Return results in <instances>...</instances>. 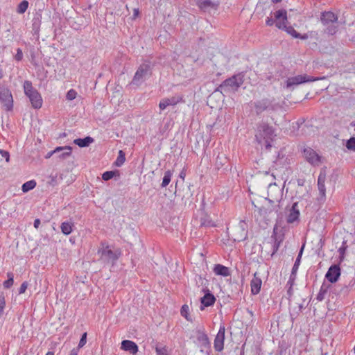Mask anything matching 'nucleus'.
I'll return each mask as SVG.
<instances>
[{"label": "nucleus", "instance_id": "obj_1", "mask_svg": "<svg viewBox=\"0 0 355 355\" xmlns=\"http://www.w3.org/2000/svg\"><path fill=\"white\" fill-rule=\"evenodd\" d=\"M275 136L274 128L268 123L261 121L257 124L255 139L259 144L265 145L266 149L271 148V142Z\"/></svg>", "mask_w": 355, "mask_h": 355}, {"label": "nucleus", "instance_id": "obj_2", "mask_svg": "<svg viewBox=\"0 0 355 355\" xmlns=\"http://www.w3.org/2000/svg\"><path fill=\"white\" fill-rule=\"evenodd\" d=\"M244 73L241 72L227 78L217 87L216 92L223 94L236 92L244 82Z\"/></svg>", "mask_w": 355, "mask_h": 355}, {"label": "nucleus", "instance_id": "obj_3", "mask_svg": "<svg viewBox=\"0 0 355 355\" xmlns=\"http://www.w3.org/2000/svg\"><path fill=\"white\" fill-rule=\"evenodd\" d=\"M338 16L331 11H324L321 13L320 21L326 27L324 33L329 35H335L338 30Z\"/></svg>", "mask_w": 355, "mask_h": 355}, {"label": "nucleus", "instance_id": "obj_4", "mask_svg": "<svg viewBox=\"0 0 355 355\" xmlns=\"http://www.w3.org/2000/svg\"><path fill=\"white\" fill-rule=\"evenodd\" d=\"M154 64L149 60H145L137 69L132 80V85L139 86L152 74Z\"/></svg>", "mask_w": 355, "mask_h": 355}, {"label": "nucleus", "instance_id": "obj_5", "mask_svg": "<svg viewBox=\"0 0 355 355\" xmlns=\"http://www.w3.org/2000/svg\"><path fill=\"white\" fill-rule=\"evenodd\" d=\"M275 18L276 19V26L279 29L285 30L288 34L291 35L295 38H303L301 35L297 33L292 26H287V12L286 10H278L275 12Z\"/></svg>", "mask_w": 355, "mask_h": 355}, {"label": "nucleus", "instance_id": "obj_6", "mask_svg": "<svg viewBox=\"0 0 355 355\" xmlns=\"http://www.w3.org/2000/svg\"><path fill=\"white\" fill-rule=\"evenodd\" d=\"M24 90L29 98L32 107L35 109H40L42 105V98L38 91L33 87L31 81L26 80L24 83Z\"/></svg>", "mask_w": 355, "mask_h": 355}, {"label": "nucleus", "instance_id": "obj_7", "mask_svg": "<svg viewBox=\"0 0 355 355\" xmlns=\"http://www.w3.org/2000/svg\"><path fill=\"white\" fill-rule=\"evenodd\" d=\"M193 222L196 223L197 225H199V226L201 227H209L216 226L215 223L211 218L210 216L205 212L204 209H200L197 211Z\"/></svg>", "mask_w": 355, "mask_h": 355}, {"label": "nucleus", "instance_id": "obj_8", "mask_svg": "<svg viewBox=\"0 0 355 355\" xmlns=\"http://www.w3.org/2000/svg\"><path fill=\"white\" fill-rule=\"evenodd\" d=\"M253 107L257 115H259L265 111L275 110V105L273 104V101L268 98L254 101L253 103Z\"/></svg>", "mask_w": 355, "mask_h": 355}, {"label": "nucleus", "instance_id": "obj_9", "mask_svg": "<svg viewBox=\"0 0 355 355\" xmlns=\"http://www.w3.org/2000/svg\"><path fill=\"white\" fill-rule=\"evenodd\" d=\"M0 101L6 111L12 110V96L10 89L5 86H0Z\"/></svg>", "mask_w": 355, "mask_h": 355}, {"label": "nucleus", "instance_id": "obj_10", "mask_svg": "<svg viewBox=\"0 0 355 355\" xmlns=\"http://www.w3.org/2000/svg\"><path fill=\"white\" fill-rule=\"evenodd\" d=\"M324 78H314L304 75H297L293 77L288 78L286 80V87L291 88L295 85H298L302 83L313 82L318 80H322Z\"/></svg>", "mask_w": 355, "mask_h": 355}, {"label": "nucleus", "instance_id": "obj_11", "mask_svg": "<svg viewBox=\"0 0 355 355\" xmlns=\"http://www.w3.org/2000/svg\"><path fill=\"white\" fill-rule=\"evenodd\" d=\"M303 155L306 160L312 166H318L322 163V157L310 147L304 149Z\"/></svg>", "mask_w": 355, "mask_h": 355}, {"label": "nucleus", "instance_id": "obj_12", "mask_svg": "<svg viewBox=\"0 0 355 355\" xmlns=\"http://www.w3.org/2000/svg\"><path fill=\"white\" fill-rule=\"evenodd\" d=\"M98 254H100V260L106 263L110 262L114 263L119 259V255L109 249L108 246H106L103 249L98 250Z\"/></svg>", "mask_w": 355, "mask_h": 355}, {"label": "nucleus", "instance_id": "obj_13", "mask_svg": "<svg viewBox=\"0 0 355 355\" xmlns=\"http://www.w3.org/2000/svg\"><path fill=\"white\" fill-rule=\"evenodd\" d=\"M340 276V268L338 265H336V264H334V265H331L326 275H325V278L331 283L334 284V283H336L339 277Z\"/></svg>", "mask_w": 355, "mask_h": 355}, {"label": "nucleus", "instance_id": "obj_14", "mask_svg": "<svg viewBox=\"0 0 355 355\" xmlns=\"http://www.w3.org/2000/svg\"><path fill=\"white\" fill-rule=\"evenodd\" d=\"M225 333V327L223 324H221L214 339V345L216 352H221L224 348Z\"/></svg>", "mask_w": 355, "mask_h": 355}, {"label": "nucleus", "instance_id": "obj_15", "mask_svg": "<svg viewBox=\"0 0 355 355\" xmlns=\"http://www.w3.org/2000/svg\"><path fill=\"white\" fill-rule=\"evenodd\" d=\"M326 180V174L324 172L321 171L318 178V189L319 191L320 196L318 198L319 201H324L326 198V188L324 182Z\"/></svg>", "mask_w": 355, "mask_h": 355}, {"label": "nucleus", "instance_id": "obj_16", "mask_svg": "<svg viewBox=\"0 0 355 355\" xmlns=\"http://www.w3.org/2000/svg\"><path fill=\"white\" fill-rule=\"evenodd\" d=\"M277 228L275 227L273 230V234L271 236V248H272V252L270 256L273 257L274 254L277 252L279 250V248L282 243V242L284 240V234H277Z\"/></svg>", "mask_w": 355, "mask_h": 355}, {"label": "nucleus", "instance_id": "obj_17", "mask_svg": "<svg viewBox=\"0 0 355 355\" xmlns=\"http://www.w3.org/2000/svg\"><path fill=\"white\" fill-rule=\"evenodd\" d=\"M196 5L200 10L205 12L211 9L217 10L219 6V1L212 0H198Z\"/></svg>", "mask_w": 355, "mask_h": 355}, {"label": "nucleus", "instance_id": "obj_18", "mask_svg": "<svg viewBox=\"0 0 355 355\" xmlns=\"http://www.w3.org/2000/svg\"><path fill=\"white\" fill-rule=\"evenodd\" d=\"M300 213L298 207V202H295L293 204L291 208L289 210V214L287 216V223H293L295 221H297L299 220Z\"/></svg>", "mask_w": 355, "mask_h": 355}, {"label": "nucleus", "instance_id": "obj_19", "mask_svg": "<svg viewBox=\"0 0 355 355\" xmlns=\"http://www.w3.org/2000/svg\"><path fill=\"white\" fill-rule=\"evenodd\" d=\"M205 295L202 297L200 299L201 302V306L200 309L203 310L204 307H208L210 306L214 305V304L216 302V297L214 295L210 293L209 290L208 289V291H206L204 293Z\"/></svg>", "mask_w": 355, "mask_h": 355}, {"label": "nucleus", "instance_id": "obj_20", "mask_svg": "<svg viewBox=\"0 0 355 355\" xmlns=\"http://www.w3.org/2000/svg\"><path fill=\"white\" fill-rule=\"evenodd\" d=\"M121 348L124 351L129 352L133 355L136 354L139 350L137 345L135 342L129 340H123L121 342Z\"/></svg>", "mask_w": 355, "mask_h": 355}, {"label": "nucleus", "instance_id": "obj_21", "mask_svg": "<svg viewBox=\"0 0 355 355\" xmlns=\"http://www.w3.org/2000/svg\"><path fill=\"white\" fill-rule=\"evenodd\" d=\"M257 272L254 274V277L250 282L251 293L252 295H257L260 292L262 285L261 278L257 277Z\"/></svg>", "mask_w": 355, "mask_h": 355}, {"label": "nucleus", "instance_id": "obj_22", "mask_svg": "<svg viewBox=\"0 0 355 355\" xmlns=\"http://www.w3.org/2000/svg\"><path fill=\"white\" fill-rule=\"evenodd\" d=\"M195 282L196 285L200 288L202 287V291L203 293H205L206 291H208V280L205 279V277H202L201 275H196L195 276Z\"/></svg>", "mask_w": 355, "mask_h": 355}, {"label": "nucleus", "instance_id": "obj_23", "mask_svg": "<svg viewBox=\"0 0 355 355\" xmlns=\"http://www.w3.org/2000/svg\"><path fill=\"white\" fill-rule=\"evenodd\" d=\"M213 270L216 275L227 277L230 275L229 268L221 264H216Z\"/></svg>", "mask_w": 355, "mask_h": 355}, {"label": "nucleus", "instance_id": "obj_24", "mask_svg": "<svg viewBox=\"0 0 355 355\" xmlns=\"http://www.w3.org/2000/svg\"><path fill=\"white\" fill-rule=\"evenodd\" d=\"M41 15H37L35 16L32 19V32L33 35H39L41 26Z\"/></svg>", "mask_w": 355, "mask_h": 355}, {"label": "nucleus", "instance_id": "obj_25", "mask_svg": "<svg viewBox=\"0 0 355 355\" xmlns=\"http://www.w3.org/2000/svg\"><path fill=\"white\" fill-rule=\"evenodd\" d=\"M94 139L89 136H87L85 138H78L76 139L73 141V143L78 145L79 147L84 148L89 146L92 143L94 142Z\"/></svg>", "mask_w": 355, "mask_h": 355}, {"label": "nucleus", "instance_id": "obj_26", "mask_svg": "<svg viewBox=\"0 0 355 355\" xmlns=\"http://www.w3.org/2000/svg\"><path fill=\"white\" fill-rule=\"evenodd\" d=\"M197 340L201 345V347L208 348L210 346V342L209 338L204 332L198 331L197 334Z\"/></svg>", "mask_w": 355, "mask_h": 355}, {"label": "nucleus", "instance_id": "obj_27", "mask_svg": "<svg viewBox=\"0 0 355 355\" xmlns=\"http://www.w3.org/2000/svg\"><path fill=\"white\" fill-rule=\"evenodd\" d=\"M355 284V278L352 277V279L349 282V283L344 284L343 285H339L340 290L338 292V294H343L344 295H347L349 291H350V288H352Z\"/></svg>", "mask_w": 355, "mask_h": 355}, {"label": "nucleus", "instance_id": "obj_28", "mask_svg": "<svg viewBox=\"0 0 355 355\" xmlns=\"http://www.w3.org/2000/svg\"><path fill=\"white\" fill-rule=\"evenodd\" d=\"M304 245H303L301 247V248L300 250V252L298 253V255H297V258L295 259V263H294V265L293 266L291 272H293V275L295 274H297V270H298L299 266L300 265L301 259H302V256L303 251H304Z\"/></svg>", "mask_w": 355, "mask_h": 355}, {"label": "nucleus", "instance_id": "obj_29", "mask_svg": "<svg viewBox=\"0 0 355 355\" xmlns=\"http://www.w3.org/2000/svg\"><path fill=\"white\" fill-rule=\"evenodd\" d=\"M73 223L71 222H63L60 225L62 232L65 235H69L73 230Z\"/></svg>", "mask_w": 355, "mask_h": 355}, {"label": "nucleus", "instance_id": "obj_30", "mask_svg": "<svg viewBox=\"0 0 355 355\" xmlns=\"http://www.w3.org/2000/svg\"><path fill=\"white\" fill-rule=\"evenodd\" d=\"M329 286H330L329 284H327L324 282L322 284L320 291L316 297V299L318 301L320 302L324 299V296L327 294V293L329 288Z\"/></svg>", "mask_w": 355, "mask_h": 355}, {"label": "nucleus", "instance_id": "obj_31", "mask_svg": "<svg viewBox=\"0 0 355 355\" xmlns=\"http://www.w3.org/2000/svg\"><path fill=\"white\" fill-rule=\"evenodd\" d=\"M166 99V102H167L168 105H175L180 102H183V97L180 95H177L172 96L171 98H164Z\"/></svg>", "mask_w": 355, "mask_h": 355}, {"label": "nucleus", "instance_id": "obj_32", "mask_svg": "<svg viewBox=\"0 0 355 355\" xmlns=\"http://www.w3.org/2000/svg\"><path fill=\"white\" fill-rule=\"evenodd\" d=\"M62 148V151L64 150L62 153H60L58 157L61 159H65L71 155L72 148L69 146H60Z\"/></svg>", "mask_w": 355, "mask_h": 355}, {"label": "nucleus", "instance_id": "obj_33", "mask_svg": "<svg viewBox=\"0 0 355 355\" xmlns=\"http://www.w3.org/2000/svg\"><path fill=\"white\" fill-rule=\"evenodd\" d=\"M120 173L119 171H105L102 175V179L105 181H108L113 178L114 177L118 176L119 177Z\"/></svg>", "mask_w": 355, "mask_h": 355}, {"label": "nucleus", "instance_id": "obj_34", "mask_svg": "<svg viewBox=\"0 0 355 355\" xmlns=\"http://www.w3.org/2000/svg\"><path fill=\"white\" fill-rule=\"evenodd\" d=\"M227 162V158L225 155H218L216 159V167L218 170L221 168Z\"/></svg>", "mask_w": 355, "mask_h": 355}, {"label": "nucleus", "instance_id": "obj_35", "mask_svg": "<svg viewBox=\"0 0 355 355\" xmlns=\"http://www.w3.org/2000/svg\"><path fill=\"white\" fill-rule=\"evenodd\" d=\"M36 187V182L33 180H29L23 184L21 187V190L24 193H26L32 189H33Z\"/></svg>", "mask_w": 355, "mask_h": 355}, {"label": "nucleus", "instance_id": "obj_36", "mask_svg": "<svg viewBox=\"0 0 355 355\" xmlns=\"http://www.w3.org/2000/svg\"><path fill=\"white\" fill-rule=\"evenodd\" d=\"M172 175H173V171H171L170 170H168V171H166L164 173V178H163V180H162V182L161 184V187L162 188H164V187H166V186L168 185V184L171 182Z\"/></svg>", "mask_w": 355, "mask_h": 355}, {"label": "nucleus", "instance_id": "obj_37", "mask_svg": "<svg viewBox=\"0 0 355 355\" xmlns=\"http://www.w3.org/2000/svg\"><path fill=\"white\" fill-rule=\"evenodd\" d=\"M303 309L304 304L302 303L297 304V309H293V312L290 313L292 322H293L298 317Z\"/></svg>", "mask_w": 355, "mask_h": 355}, {"label": "nucleus", "instance_id": "obj_38", "mask_svg": "<svg viewBox=\"0 0 355 355\" xmlns=\"http://www.w3.org/2000/svg\"><path fill=\"white\" fill-rule=\"evenodd\" d=\"M125 161V154L123 150H120L119 151V155L116 158V160L114 162V164L116 166L119 167L123 164Z\"/></svg>", "mask_w": 355, "mask_h": 355}, {"label": "nucleus", "instance_id": "obj_39", "mask_svg": "<svg viewBox=\"0 0 355 355\" xmlns=\"http://www.w3.org/2000/svg\"><path fill=\"white\" fill-rule=\"evenodd\" d=\"M8 279L3 283V286L5 288H10L14 283V275L13 273L9 272L7 273Z\"/></svg>", "mask_w": 355, "mask_h": 355}, {"label": "nucleus", "instance_id": "obj_40", "mask_svg": "<svg viewBox=\"0 0 355 355\" xmlns=\"http://www.w3.org/2000/svg\"><path fill=\"white\" fill-rule=\"evenodd\" d=\"M28 1L26 0H24L22 1L21 3H19V4L17 6V12L19 13V14H24L26 10L28 9Z\"/></svg>", "mask_w": 355, "mask_h": 355}, {"label": "nucleus", "instance_id": "obj_41", "mask_svg": "<svg viewBox=\"0 0 355 355\" xmlns=\"http://www.w3.org/2000/svg\"><path fill=\"white\" fill-rule=\"evenodd\" d=\"M346 148L352 151H355V137H352L346 142Z\"/></svg>", "mask_w": 355, "mask_h": 355}, {"label": "nucleus", "instance_id": "obj_42", "mask_svg": "<svg viewBox=\"0 0 355 355\" xmlns=\"http://www.w3.org/2000/svg\"><path fill=\"white\" fill-rule=\"evenodd\" d=\"M253 205L255 207V209H254V211H258V213L260 214V215H263V214H267V211L268 209H265V208H260V207H257L254 203H252ZM272 211H275L276 212L278 211V209H275L274 208L273 209H268V211L269 212H271Z\"/></svg>", "mask_w": 355, "mask_h": 355}, {"label": "nucleus", "instance_id": "obj_43", "mask_svg": "<svg viewBox=\"0 0 355 355\" xmlns=\"http://www.w3.org/2000/svg\"><path fill=\"white\" fill-rule=\"evenodd\" d=\"M347 245H346V241H343L342 246L338 250V252L340 253V261H342L344 259V255L347 250Z\"/></svg>", "mask_w": 355, "mask_h": 355}, {"label": "nucleus", "instance_id": "obj_44", "mask_svg": "<svg viewBox=\"0 0 355 355\" xmlns=\"http://www.w3.org/2000/svg\"><path fill=\"white\" fill-rule=\"evenodd\" d=\"M87 333L85 332L82 334L80 340L79 341L78 345L76 347V349H78V350L82 348L87 343Z\"/></svg>", "mask_w": 355, "mask_h": 355}, {"label": "nucleus", "instance_id": "obj_45", "mask_svg": "<svg viewBox=\"0 0 355 355\" xmlns=\"http://www.w3.org/2000/svg\"><path fill=\"white\" fill-rule=\"evenodd\" d=\"M76 95L77 92L74 89H71L67 92L66 98L69 101H72L76 98Z\"/></svg>", "mask_w": 355, "mask_h": 355}, {"label": "nucleus", "instance_id": "obj_46", "mask_svg": "<svg viewBox=\"0 0 355 355\" xmlns=\"http://www.w3.org/2000/svg\"><path fill=\"white\" fill-rule=\"evenodd\" d=\"M189 306L186 304L183 305L181 308V315L184 317L187 320H189L188 318Z\"/></svg>", "mask_w": 355, "mask_h": 355}, {"label": "nucleus", "instance_id": "obj_47", "mask_svg": "<svg viewBox=\"0 0 355 355\" xmlns=\"http://www.w3.org/2000/svg\"><path fill=\"white\" fill-rule=\"evenodd\" d=\"M156 352L157 355H167L168 354V350L165 347H156Z\"/></svg>", "mask_w": 355, "mask_h": 355}, {"label": "nucleus", "instance_id": "obj_48", "mask_svg": "<svg viewBox=\"0 0 355 355\" xmlns=\"http://www.w3.org/2000/svg\"><path fill=\"white\" fill-rule=\"evenodd\" d=\"M6 307V300L3 296H0V316L3 314Z\"/></svg>", "mask_w": 355, "mask_h": 355}, {"label": "nucleus", "instance_id": "obj_49", "mask_svg": "<svg viewBox=\"0 0 355 355\" xmlns=\"http://www.w3.org/2000/svg\"><path fill=\"white\" fill-rule=\"evenodd\" d=\"M62 151V148L60 147H57L55 148V150H51L50 152H49L46 155V158H49L51 157L53 154L55 153H58Z\"/></svg>", "mask_w": 355, "mask_h": 355}, {"label": "nucleus", "instance_id": "obj_50", "mask_svg": "<svg viewBox=\"0 0 355 355\" xmlns=\"http://www.w3.org/2000/svg\"><path fill=\"white\" fill-rule=\"evenodd\" d=\"M27 287H28V282H24L20 286V288L19 289V293L22 294V293H25L26 290L27 289Z\"/></svg>", "mask_w": 355, "mask_h": 355}, {"label": "nucleus", "instance_id": "obj_51", "mask_svg": "<svg viewBox=\"0 0 355 355\" xmlns=\"http://www.w3.org/2000/svg\"><path fill=\"white\" fill-rule=\"evenodd\" d=\"M295 278H296V274H295L293 276V272H291V274L290 275V278H289L286 285L289 286L291 287H293Z\"/></svg>", "mask_w": 355, "mask_h": 355}, {"label": "nucleus", "instance_id": "obj_52", "mask_svg": "<svg viewBox=\"0 0 355 355\" xmlns=\"http://www.w3.org/2000/svg\"><path fill=\"white\" fill-rule=\"evenodd\" d=\"M168 104H167V102H166V99L165 98H163L160 101L159 103V107L161 110H164V109H166L167 107H168Z\"/></svg>", "mask_w": 355, "mask_h": 355}, {"label": "nucleus", "instance_id": "obj_53", "mask_svg": "<svg viewBox=\"0 0 355 355\" xmlns=\"http://www.w3.org/2000/svg\"><path fill=\"white\" fill-rule=\"evenodd\" d=\"M15 58L17 61H20L23 58V53L22 51L20 49H17V53L15 56Z\"/></svg>", "mask_w": 355, "mask_h": 355}, {"label": "nucleus", "instance_id": "obj_54", "mask_svg": "<svg viewBox=\"0 0 355 355\" xmlns=\"http://www.w3.org/2000/svg\"><path fill=\"white\" fill-rule=\"evenodd\" d=\"M0 154L1 155V156L3 157H4L6 159V161L7 162H9L10 160V155H9V153L6 150H0Z\"/></svg>", "mask_w": 355, "mask_h": 355}, {"label": "nucleus", "instance_id": "obj_55", "mask_svg": "<svg viewBox=\"0 0 355 355\" xmlns=\"http://www.w3.org/2000/svg\"><path fill=\"white\" fill-rule=\"evenodd\" d=\"M276 21H277L276 19L275 20V19H272L271 17H268L266 19V24L267 26H271L275 23L276 24Z\"/></svg>", "mask_w": 355, "mask_h": 355}, {"label": "nucleus", "instance_id": "obj_56", "mask_svg": "<svg viewBox=\"0 0 355 355\" xmlns=\"http://www.w3.org/2000/svg\"><path fill=\"white\" fill-rule=\"evenodd\" d=\"M40 225V220L39 218H37L34 220V223H33V225H34V227L37 229L39 227Z\"/></svg>", "mask_w": 355, "mask_h": 355}, {"label": "nucleus", "instance_id": "obj_57", "mask_svg": "<svg viewBox=\"0 0 355 355\" xmlns=\"http://www.w3.org/2000/svg\"><path fill=\"white\" fill-rule=\"evenodd\" d=\"M293 287H291L289 286L288 290H287V295L288 296V299H290L291 297V296L293 295Z\"/></svg>", "mask_w": 355, "mask_h": 355}, {"label": "nucleus", "instance_id": "obj_58", "mask_svg": "<svg viewBox=\"0 0 355 355\" xmlns=\"http://www.w3.org/2000/svg\"><path fill=\"white\" fill-rule=\"evenodd\" d=\"M78 349L73 348V349L71 350L69 355H78Z\"/></svg>", "mask_w": 355, "mask_h": 355}, {"label": "nucleus", "instance_id": "obj_59", "mask_svg": "<svg viewBox=\"0 0 355 355\" xmlns=\"http://www.w3.org/2000/svg\"><path fill=\"white\" fill-rule=\"evenodd\" d=\"M139 14V10L138 8L134 9L133 18L135 19Z\"/></svg>", "mask_w": 355, "mask_h": 355}, {"label": "nucleus", "instance_id": "obj_60", "mask_svg": "<svg viewBox=\"0 0 355 355\" xmlns=\"http://www.w3.org/2000/svg\"><path fill=\"white\" fill-rule=\"evenodd\" d=\"M240 228L242 230H245V223L243 220H241L239 223Z\"/></svg>", "mask_w": 355, "mask_h": 355}, {"label": "nucleus", "instance_id": "obj_61", "mask_svg": "<svg viewBox=\"0 0 355 355\" xmlns=\"http://www.w3.org/2000/svg\"><path fill=\"white\" fill-rule=\"evenodd\" d=\"M293 309H297V304H296L293 306L291 305V312H293Z\"/></svg>", "mask_w": 355, "mask_h": 355}, {"label": "nucleus", "instance_id": "obj_62", "mask_svg": "<svg viewBox=\"0 0 355 355\" xmlns=\"http://www.w3.org/2000/svg\"><path fill=\"white\" fill-rule=\"evenodd\" d=\"M297 182H298V184H299V185H303V182H304V181H303L302 180H300V179H299V180H297Z\"/></svg>", "mask_w": 355, "mask_h": 355}, {"label": "nucleus", "instance_id": "obj_63", "mask_svg": "<svg viewBox=\"0 0 355 355\" xmlns=\"http://www.w3.org/2000/svg\"><path fill=\"white\" fill-rule=\"evenodd\" d=\"M273 3H277L281 2L282 0H271Z\"/></svg>", "mask_w": 355, "mask_h": 355}, {"label": "nucleus", "instance_id": "obj_64", "mask_svg": "<svg viewBox=\"0 0 355 355\" xmlns=\"http://www.w3.org/2000/svg\"><path fill=\"white\" fill-rule=\"evenodd\" d=\"M46 355H54V352H48Z\"/></svg>", "mask_w": 355, "mask_h": 355}]
</instances>
